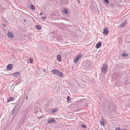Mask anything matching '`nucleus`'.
I'll use <instances>...</instances> for the list:
<instances>
[{"label": "nucleus", "mask_w": 130, "mask_h": 130, "mask_svg": "<svg viewBox=\"0 0 130 130\" xmlns=\"http://www.w3.org/2000/svg\"><path fill=\"white\" fill-rule=\"evenodd\" d=\"M51 72L53 74L57 75L60 77H63V76L62 73L58 70H53L51 71Z\"/></svg>", "instance_id": "nucleus-1"}, {"label": "nucleus", "mask_w": 130, "mask_h": 130, "mask_svg": "<svg viewBox=\"0 0 130 130\" xmlns=\"http://www.w3.org/2000/svg\"><path fill=\"white\" fill-rule=\"evenodd\" d=\"M108 69V66L106 64L103 65L101 68V72L104 73H106L107 72V69Z\"/></svg>", "instance_id": "nucleus-2"}, {"label": "nucleus", "mask_w": 130, "mask_h": 130, "mask_svg": "<svg viewBox=\"0 0 130 130\" xmlns=\"http://www.w3.org/2000/svg\"><path fill=\"white\" fill-rule=\"evenodd\" d=\"M109 32L108 29L107 28H106L104 29L103 33L104 35H107L108 34Z\"/></svg>", "instance_id": "nucleus-3"}, {"label": "nucleus", "mask_w": 130, "mask_h": 130, "mask_svg": "<svg viewBox=\"0 0 130 130\" xmlns=\"http://www.w3.org/2000/svg\"><path fill=\"white\" fill-rule=\"evenodd\" d=\"M13 66L12 64H9L7 66V69L8 70H12Z\"/></svg>", "instance_id": "nucleus-4"}, {"label": "nucleus", "mask_w": 130, "mask_h": 130, "mask_svg": "<svg viewBox=\"0 0 130 130\" xmlns=\"http://www.w3.org/2000/svg\"><path fill=\"white\" fill-rule=\"evenodd\" d=\"M57 122L56 121L54 120V119L51 118V119H49L48 121V123H51L53 122L54 123H56Z\"/></svg>", "instance_id": "nucleus-5"}, {"label": "nucleus", "mask_w": 130, "mask_h": 130, "mask_svg": "<svg viewBox=\"0 0 130 130\" xmlns=\"http://www.w3.org/2000/svg\"><path fill=\"white\" fill-rule=\"evenodd\" d=\"M15 97H9V98H8V99L7 100V103H8L10 101L12 100H13L14 99Z\"/></svg>", "instance_id": "nucleus-6"}, {"label": "nucleus", "mask_w": 130, "mask_h": 130, "mask_svg": "<svg viewBox=\"0 0 130 130\" xmlns=\"http://www.w3.org/2000/svg\"><path fill=\"white\" fill-rule=\"evenodd\" d=\"M20 75V73L19 72H15L13 74V76L15 77H19Z\"/></svg>", "instance_id": "nucleus-7"}, {"label": "nucleus", "mask_w": 130, "mask_h": 130, "mask_svg": "<svg viewBox=\"0 0 130 130\" xmlns=\"http://www.w3.org/2000/svg\"><path fill=\"white\" fill-rule=\"evenodd\" d=\"M102 45V43L100 42H99L98 43H97L96 45V48L97 49L99 48Z\"/></svg>", "instance_id": "nucleus-8"}, {"label": "nucleus", "mask_w": 130, "mask_h": 130, "mask_svg": "<svg viewBox=\"0 0 130 130\" xmlns=\"http://www.w3.org/2000/svg\"><path fill=\"white\" fill-rule=\"evenodd\" d=\"M127 23L126 22H124L120 24V26H119V27L120 28H122L125 25L127 24Z\"/></svg>", "instance_id": "nucleus-9"}, {"label": "nucleus", "mask_w": 130, "mask_h": 130, "mask_svg": "<svg viewBox=\"0 0 130 130\" xmlns=\"http://www.w3.org/2000/svg\"><path fill=\"white\" fill-rule=\"evenodd\" d=\"M16 110V106H15L14 107L12 111H11V114L12 115H13L15 111V110Z\"/></svg>", "instance_id": "nucleus-10"}, {"label": "nucleus", "mask_w": 130, "mask_h": 130, "mask_svg": "<svg viewBox=\"0 0 130 130\" xmlns=\"http://www.w3.org/2000/svg\"><path fill=\"white\" fill-rule=\"evenodd\" d=\"M57 59L59 62H60L61 61V56L60 55H58L57 56Z\"/></svg>", "instance_id": "nucleus-11"}, {"label": "nucleus", "mask_w": 130, "mask_h": 130, "mask_svg": "<svg viewBox=\"0 0 130 130\" xmlns=\"http://www.w3.org/2000/svg\"><path fill=\"white\" fill-rule=\"evenodd\" d=\"M83 56V55L82 54H79L77 55L76 56V58H78V59L81 58Z\"/></svg>", "instance_id": "nucleus-12"}, {"label": "nucleus", "mask_w": 130, "mask_h": 130, "mask_svg": "<svg viewBox=\"0 0 130 130\" xmlns=\"http://www.w3.org/2000/svg\"><path fill=\"white\" fill-rule=\"evenodd\" d=\"M8 36L9 37L12 38L13 37L12 34L11 32L8 33Z\"/></svg>", "instance_id": "nucleus-13"}, {"label": "nucleus", "mask_w": 130, "mask_h": 130, "mask_svg": "<svg viewBox=\"0 0 130 130\" xmlns=\"http://www.w3.org/2000/svg\"><path fill=\"white\" fill-rule=\"evenodd\" d=\"M36 27L37 28L38 30H40L41 28V26L39 25H37L36 26Z\"/></svg>", "instance_id": "nucleus-14"}, {"label": "nucleus", "mask_w": 130, "mask_h": 130, "mask_svg": "<svg viewBox=\"0 0 130 130\" xmlns=\"http://www.w3.org/2000/svg\"><path fill=\"white\" fill-rule=\"evenodd\" d=\"M30 7L31 9L32 10H34L35 9V6L32 4L31 5Z\"/></svg>", "instance_id": "nucleus-15"}, {"label": "nucleus", "mask_w": 130, "mask_h": 130, "mask_svg": "<svg viewBox=\"0 0 130 130\" xmlns=\"http://www.w3.org/2000/svg\"><path fill=\"white\" fill-rule=\"evenodd\" d=\"M80 126L83 128H86V125H85L82 124L80 125Z\"/></svg>", "instance_id": "nucleus-16"}, {"label": "nucleus", "mask_w": 130, "mask_h": 130, "mask_svg": "<svg viewBox=\"0 0 130 130\" xmlns=\"http://www.w3.org/2000/svg\"><path fill=\"white\" fill-rule=\"evenodd\" d=\"M57 110V108H55L52 110V111L53 113L55 112Z\"/></svg>", "instance_id": "nucleus-17"}, {"label": "nucleus", "mask_w": 130, "mask_h": 130, "mask_svg": "<svg viewBox=\"0 0 130 130\" xmlns=\"http://www.w3.org/2000/svg\"><path fill=\"white\" fill-rule=\"evenodd\" d=\"M128 55L127 54H126V53H123L122 55V56L124 57H128Z\"/></svg>", "instance_id": "nucleus-18"}, {"label": "nucleus", "mask_w": 130, "mask_h": 130, "mask_svg": "<svg viewBox=\"0 0 130 130\" xmlns=\"http://www.w3.org/2000/svg\"><path fill=\"white\" fill-rule=\"evenodd\" d=\"M78 58H76L75 59H74V62L75 63H77L78 62Z\"/></svg>", "instance_id": "nucleus-19"}, {"label": "nucleus", "mask_w": 130, "mask_h": 130, "mask_svg": "<svg viewBox=\"0 0 130 130\" xmlns=\"http://www.w3.org/2000/svg\"><path fill=\"white\" fill-rule=\"evenodd\" d=\"M71 100L69 96H68L67 97V101L68 102L69 101Z\"/></svg>", "instance_id": "nucleus-20"}, {"label": "nucleus", "mask_w": 130, "mask_h": 130, "mask_svg": "<svg viewBox=\"0 0 130 130\" xmlns=\"http://www.w3.org/2000/svg\"><path fill=\"white\" fill-rule=\"evenodd\" d=\"M63 11L66 13H68V11L66 9H63Z\"/></svg>", "instance_id": "nucleus-21"}, {"label": "nucleus", "mask_w": 130, "mask_h": 130, "mask_svg": "<svg viewBox=\"0 0 130 130\" xmlns=\"http://www.w3.org/2000/svg\"><path fill=\"white\" fill-rule=\"evenodd\" d=\"M100 122L102 126H104V122L100 121Z\"/></svg>", "instance_id": "nucleus-22"}, {"label": "nucleus", "mask_w": 130, "mask_h": 130, "mask_svg": "<svg viewBox=\"0 0 130 130\" xmlns=\"http://www.w3.org/2000/svg\"><path fill=\"white\" fill-rule=\"evenodd\" d=\"M104 2H105L107 4L109 3V1L108 0H104Z\"/></svg>", "instance_id": "nucleus-23"}, {"label": "nucleus", "mask_w": 130, "mask_h": 130, "mask_svg": "<svg viewBox=\"0 0 130 130\" xmlns=\"http://www.w3.org/2000/svg\"><path fill=\"white\" fill-rule=\"evenodd\" d=\"M29 60L30 61V63H31L32 62V59L31 58H29Z\"/></svg>", "instance_id": "nucleus-24"}, {"label": "nucleus", "mask_w": 130, "mask_h": 130, "mask_svg": "<svg viewBox=\"0 0 130 130\" xmlns=\"http://www.w3.org/2000/svg\"><path fill=\"white\" fill-rule=\"evenodd\" d=\"M42 19L43 20H45L46 18V17H42Z\"/></svg>", "instance_id": "nucleus-25"}, {"label": "nucleus", "mask_w": 130, "mask_h": 130, "mask_svg": "<svg viewBox=\"0 0 130 130\" xmlns=\"http://www.w3.org/2000/svg\"><path fill=\"white\" fill-rule=\"evenodd\" d=\"M43 14V13H40V15H42Z\"/></svg>", "instance_id": "nucleus-26"}, {"label": "nucleus", "mask_w": 130, "mask_h": 130, "mask_svg": "<svg viewBox=\"0 0 130 130\" xmlns=\"http://www.w3.org/2000/svg\"><path fill=\"white\" fill-rule=\"evenodd\" d=\"M23 21L24 22H25L26 21V20L25 19H24L23 20Z\"/></svg>", "instance_id": "nucleus-27"}, {"label": "nucleus", "mask_w": 130, "mask_h": 130, "mask_svg": "<svg viewBox=\"0 0 130 130\" xmlns=\"http://www.w3.org/2000/svg\"><path fill=\"white\" fill-rule=\"evenodd\" d=\"M26 100H27L28 99V97L27 96H26Z\"/></svg>", "instance_id": "nucleus-28"}, {"label": "nucleus", "mask_w": 130, "mask_h": 130, "mask_svg": "<svg viewBox=\"0 0 130 130\" xmlns=\"http://www.w3.org/2000/svg\"><path fill=\"white\" fill-rule=\"evenodd\" d=\"M43 71L45 72V69H44Z\"/></svg>", "instance_id": "nucleus-29"}, {"label": "nucleus", "mask_w": 130, "mask_h": 130, "mask_svg": "<svg viewBox=\"0 0 130 130\" xmlns=\"http://www.w3.org/2000/svg\"><path fill=\"white\" fill-rule=\"evenodd\" d=\"M17 106H19V104H18L17 105Z\"/></svg>", "instance_id": "nucleus-30"}, {"label": "nucleus", "mask_w": 130, "mask_h": 130, "mask_svg": "<svg viewBox=\"0 0 130 130\" xmlns=\"http://www.w3.org/2000/svg\"><path fill=\"white\" fill-rule=\"evenodd\" d=\"M111 6H113V4H112L111 5Z\"/></svg>", "instance_id": "nucleus-31"}, {"label": "nucleus", "mask_w": 130, "mask_h": 130, "mask_svg": "<svg viewBox=\"0 0 130 130\" xmlns=\"http://www.w3.org/2000/svg\"><path fill=\"white\" fill-rule=\"evenodd\" d=\"M21 106V105H20L19 107H20Z\"/></svg>", "instance_id": "nucleus-32"}, {"label": "nucleus", "mask_w": 130, "mask_h": 130, "mask_svg": "<svg viewBox=\"0 0 130 130\" xmlns=\"http://www.w3.org/2000/svg\"><path fill=\"white\" fill-rule=\"evenodd\" d=\"M4 26V27H5V26Z\"/></svg>", "instance_id": "nucleus-33"}]
</instances>
